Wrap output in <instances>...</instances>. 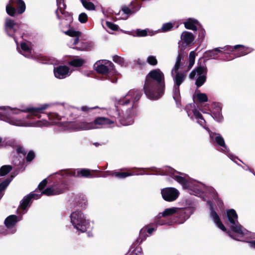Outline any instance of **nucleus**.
I'll return each mask as SVG.
<instances>
[{"instance_id": "obj_1", "label": "nucleus", "mask_w": 255, "mask_h": 255, "mask_svg": "<svg viewBox=\"0 0 255 255\" xmlns=\"http://www.w3.org/2000/svg\"><path fill=\"white\" fill-rule=\"evenodd\" d=\"M51 105L44 104L37 107H21L20 109L10 107H0V120L11 125L21 127H41L47 126L45 120L40 119L43 111L51 107Z\"/></svg>"}, {"instance_id": "obj_2", "label": "nucleus", "mask_w": 255, "mask_h": 255, "mask_svg": "<svg viewBox=\"0 0 255 255\" xmlns=\"http://www.w3.org/2000/svg\"><path fill=\"white\" fill-rule=\"evenodd\" d=\"M56 109L59 111V113L56 112L49 113L47 116L50 122L46 120L48 123L47 126H42V127H47L54 125H59L63 127L64 129H74L76 130H90L93 129L92 122H66L62 123L60 122L62 119H65L68 117L72 116L71 111L75 110L74 108L70 107L68 105L59 104L56 106ZM37 120H40L37 119Z\"/></svg>"}, {"instance_id": "obj_3", "label": "nucleus", "mask_w": 255, "mask_h": 255, "mask_svg": "<svg viewBox=\"0 0 255 255\" xmlns=\"http://www.w3.org/2000/svg\"><path fill=\"white\" fill-rule=\"evenodd\" d=\"M164 75L159 69L151 70L147 75L143 87L144 93L151 100L161 97L164 91Z\"/></svg>"}, {"instance_id": "obj_4", "label": "nucleus", "mask_w": 255, "mask_h": 255, "mask_svg": "<svg viewBox=\"0 0 255 255\" xmlns=\"http://www.w3.org/2000/svg\"><path fill=\"white\" fill-rule=\"evenodd\" d=\"M47 183L46 179L42 180L38 185V190H36L34 192L25 196L21 201L19 209L24 210L30 204V200L32 199H38L42 195L46 196H54L59 195L63 193L67 188V185L63 182H57L51 185L48 186L45 189L43 190Z\"/></svg>"}, {"instance_id": "obj_5", "label": "nucleus", "mask_w": 255, "mask_h": 255, "mask_svg": "<svg viewBox=\"0 0 255 255\" xmlns=\"http://www.w3.org/2000/svg\"><path fill=\"white\" fill-rule=\"evenodd\" d=\"M226 216L229 223L231 231L227 234L233 239L239 241H245L250 237V233L238 223V215L234 209L227 211Z\"/></svg>"}, {"instance_id": "obj_6", "label": "nucleus", "mask_w": 255, "mask_h": 255, "mask_svg": "<svg viewBox=\"0 0 255 255\" xmlns=\"http://www.w3.org/2000/svg\"><path fill=\"white\" fill-rule=\"evenodd\" d=\"M165 171L181 184L183 188L188 189L190 194L199 196L203 191L204 185L202 183L195 180H187L185 177L175 174L174 170L169 167L165 168Z\"/></svg>"}, {"instance_id": "obj_7", "label": "nucleus", "mask_w": 255, "mask_h": 255, "mask_svg": "<svg viewBox=\"0 0 255 255\" xmlns=\"http://www.w3.org/2000/svg\"><path fill=\"white\" fill-rule=\"evenodd\" d=\"M183 56L179 54L176 58V63L171 70V74L174 81V96L173 98L177 101L180 96V85L184 81L186 77V72H179L178 69L180 65V61Z\"/></svg>"}, {"instance_id": "obj_8", "label": "nucleus", "mask_w": 255, "mask_h": 255, "mask_svg": "<svg viewBox=\"0 0 255 255\" xmlns=\"http://www.w3.org/2000/svg\"><path fill=\"white\" fill-rule=\"evenodd\" d=\"M70 220L74 228L78 231L85 232L89 228L90 222L81 211L73 212L71 214Z\"/></svg>"}, {"instance_id": "obj_9", "label": "nucleus", "mask_w": 255, "mask_h": 255, "mask_svg": "<svg viewBox=\"0 0 255 255\" xmlns=\"http://www.w3.org/2000/svg\"><path fill=\"white\" fill-rule=\"evenodd\" d=\"M65 33L71 37L68 43L70 47L80 51H86L90 48L91 45L89 43L79 40L80 33L79 31L70 29Z\"/></svg>"}, {"instance_id": "obj_10", "label": "nucleus", "mask_w": 255, "mask_h": 255, "mask_svg": "<svg viewBox=\"0 0 255 255\" xmlns=\"http://www.w3.org/2000/svg\"><path fill=\"white\" fill-rule=\"evenodd\" d=\"M25 9V4L22 0H9L6 5V11L11 16L23 13Z\"/></svg>"}, {"instance_id": "obj_11", "label": "nucleus", "mask_w": 255, "mask_h": 255, "mask_svg": "<svg viewBox=\"0 0 255 255\" xmlns=\"http://www.w3.org/2000/svg\"><path fill=\"white\" fill-rule=\"evenodd\" d=\"M189 210L180 209L176 207H172L170 208H167L164 210L162 212L159 213L158 215L155 218V222L157 226L163 225L165 223L163 221H160L159 219L161 217H166L167 216H171L174 214H177L183 218H188V216H185Z\"/></svg>"}, {"instance_id": "obj_12", "label": "nucleus", "mask_w": 255, "mask_h": 255, "mask_svg": "<svg viewBox=\"0 0 255 255\" xmlns=\"http://www.w3.org/2000/svg\"><path fill=\"white\" fill-rule=\"evenodd\" d=\"M4 28L7 34L13 38L18 47L17 36L21 37V33L19 31V24L9 18H6L5 20Z\"/></svg>"}, {"instance_id": "obj_13", "label": "nucleus", "mask_w": 255, "mask_h": 255, "mask_svg": "<svg viewBox=\"0 0 255 255\" xmlns=\"http://www.w3.org/2000/svg\"><path fill=\"white\" fill-rule=\"evenodd\" d=\"M207 69L205 66H199L193 70L190 74L189 77L191 79L197 77L196 85L198 87L201 86L206 80V74Z\"/></svg>"}, {"instance_id": "obj_14", "label": "nucleus", "mask_w": 255, "mask_h": 255, "mask_svg": "<svg viewBox=\"0 0 255 255\" xmlns=\"http://www.w3.org/2000/svg\"><path fill=\"white\" fill-rule=\"evenodd\" d=\"M112 62L107 60H101L97 61L94 65V68L97 72L102 74H108L110 77L111 70L113 68Z\"/></svg>"}, {"instance_id": "obj_15", "label": "nucleus", "mask_w": 255, "mask_h": 255, "mask_svg": "<svg viewBox=\"0 0 255 255\" xmlns=\"http://www.w3.org/2000/svg\"><path fill=\"white\" fill-rule=\"evenodd\" d=\"M186 110L188 116L191 118L194 117L197 120V123L201 126L204 127L206 124V121L203 118L201 114L195 107L194 104H190L186 106Z\"/></svg>"}, {"instance_id": "obj_16", "label": "nucleus", "mask_w": 255, "mask_h": 255, "mask_svg": "<svg viewBox=\"0 0 255 255\" xmlns=\"http://www.w3.org/2000/svg\"><path fill=\"white\" fill-rule=\"evenodd\" d=\"M163 199L168 202H172L176 200L179 195V191L173 187H166L161 191Z\"/></svg>"}, {"instance_id": "obj_17", "label": "nucleus", "mask_w": 255, "mask_h": 255, "mask_svg": "<svg viewBox=\"0 0 255 255\" xmlns=\"http://www.w3.org/2000/svg\"><path fill=\"white\" fill-rule=\"evenodd\" d=\"M114 121L104 117H99L93 122V129L111 128L114 126Z\"/></svg>"}, {"instance_id": "obj_18", "label": "nucleus", "mask_w": 255, "mask_h": 255, "mask_svg": "<svg viewBox=\"0 0 255 255\" xmlns=\"http://www.w3.org/2000/svg\"><path fill=\"white\" fill-rule=\"evenodd\" d=\"M61 174L62 176H72L74 177H90V170L87 169H81L76 170H69L61 171Z\"/></svg>"}, {"instance_id": "obj_19", "label": "nucleus", "mask_w": 255, "mask_h": 255, "mask_svg": "<svg viewBox=\"0 0 255 255\" xmlns=\"http://www.w3.org/2000/svg\"><path fill=\"white\" fill-rule=\"evenodd\" d=\"M54 74L56 78L63 79L69 77L72 71L66 66H59L54 68Z\"/></svg>"}, {"instance_id": "obj_20", "label": "nucleus", "mask_w": 255, "mask_h": 255, "mask_svg": "<svg viewBox=\"0 0 255 255\" xmlns=\"http://www.w3.org/2000/svg\"><path fill=\"white\" fill-rule=\"evenodd\" d=\"M209 133L212 142H215L218 145L223 147L224 148L222 149L223 151L227 153L228 152V149L226 145L224 138L219 133L210 131H209Z\"/></svg>"}, {"instance_id": "obj_21", "label": "nucleus", "mask_w": 255, "mask_h": 255, "mask_svg": "<svg viewBox=\"0 0 255 255\" xmlns=\"http://www.w3.org/2000/svg\"><path fill=\"white\" fill-rule=\"evenodd\" d=\"M20 54L29 58H34V52L31 45L28 42H22L20 44V49H18Z\"/></svg>"}, {"instance_id": "obj_22", "label": "nucleus", "mask_w": 255, "mask_h": 255, "mask_svg": "<svg viewBox=\"0 0 255 255\" xmlns=\"http://www.w3.org/2000/svg\"><path fill=\"white\" fill-rule=\"evenodd\" d=\"M141 92L138 89H132L128 91V105H131L132 109L136 107V103L139 100Z\"/></svg>"}, {"instance_id": "obj_23", "label": "nucleus", "mask_w": 255, "mask_h": 255, "mask_svg": "<svg viewBox=\"0 0 255 255\" xmlns=\"http://www.w3.org/2000/svg\"><path fill=\"white\" fill-rule=\"evenodd\" d=\"M210 217L211 218L214 223L220 229H221L223 231L226 232L227 229L226 227L221 222L220 219L217 213L213 210L212 207L211 206L210 207Z\"/></svg>"}, {"instance_id": "obj_24", "label": "nucleus", "mask_w": 255, "mask_h": 255, "mask_svg": "<svg viewBox=\"0 0 255 255\" xmlns=\"http://www.w3.org/2000/svg\"><path fill=\"white\" fill-rule=\"evenodd\" d=\"M107 176H113L119 179H123L128 177V171L122 169L114 170L112 171H106L104 177Z\"/></svg>"}, {"instance_id": "obj_25", "label": "nucleus", "mask_w": 255, "mask_h": 255, "mask_svg": "<svg viewBox=\"0 0 255 255\" xmlns=\"http://www.w3.org/2000/svg\"><path fill=\"white\" fill-rule=\"evenodd\" d=\"M214 108L212 111V117L218 122H220L223 119L221 111L222 108L219 103L214 104Z\"/></svg>"}, {"instance_id": "obj_26", "label": "nucleus", "mask_w": 255, "mask_h": 255, "mask_svg": "<svg viewBox=\"0 0 255 255\" xmlns=\"http://www.w3.org/2000/svg\"><path fill=\"white\" fill-rule=\"evenodd\" d=\"M18 221L16 215H12L8 216L4 221V224L7 228H12Z\"/></svg>"}, {"instance_id": "obj_27", "label": "nucleus", "mask_w": 255, "mask_h": 255, "mask_svg": "<svg viewBox=\"0 0 255 255\" xmlns=\"http://www.w3.org/2000/svg\"><path fill=\"white\" fill-rule=\"evenodd\" d=\"M184 24L187 29L192 30H197L196 24H198V21L195 19L189 18L184 22Z\"/></svg>"}, {"instance_id": "obj_28", "label": "nucleus", "mask_w": 255, "mask_h": 255, "mask_svg": "<svg viewBox=\"0 0 255 255\" xmlns=\"http://www.w3.org/2000/svg\"><path fill=\"white\" fill-rule=\"evenodd\" d=\"M181 38L186 44H190L194 39L192 33L188 31L183 32L181 35Z\"/></svg>"}, {"instance_id": "obj_29", "label": "nucleus", "mask_w": 255, "mask_h": 255, "mask_svg": "<svg viewBox=\"0 0 255 255\" xmlns=\"http://www.w3.org/2000/svg\"><path fill=\"white\" fill-rule=\"evenodd\" d=\"M57 10L56 11V14L58 18H60L59 12L62 14H65V9L66 8V4L64 3V0H56Z\"/></svg>"}, {"instance_id": "obj_30", "label": "nucleus", "mask_w": 255, "mask_h": 255, "mask_svg": "<svg viewBox=\"0 0 255 255\" xmlns=\"http://www.w3.org/2000/svg\"><path fill=\"white\" fill-rule=\"evenodd\" d=\"M157 32L156 31H153L149 29H137L135 31L136 35L138 36H145L147 35L152 36Z\"/></svg>"}, {"instance_id": "obj_31", "label": "nucleus", "mask_w": 255, "mask_h": 255, "mask_svg": "<svg viewBox=\"0 0 255 255\" xmlns=\"http://www.w3.org/2000/svg\"><path fill=\"white\" fill-rule=\"evenodd\" d=\"M85 62V60L84 59L77 57L68 62V64L74 67H80Z\"/></svg>"}, {"instance_id": "obj_32", "label": "nucleus", "mask_w": 255, "mask_h": 255, "mask_svg": "<svg viewBox=\"0 0 255 255\" xmlns=\"http://www.w3.org/2000/svg\"><path fill=\"white\" fill-rule=\"evenodd\" d=\"M155 230V229L153 228H148L147 229H142L140 230V235H139V238L137 240V241H138L139 240L141 239L140 243L142 242L143 240H144L146 239V237L144 236V234H146V232H147L149 234H151L152 232Z\"/></svg>"}, {"instance_id": "obj_33", "label": "nucleus", "mask_w": 255, "mask_h": 255, "mask_svg": "<svg viewBox=\"0 0 255 255\" xmlns=\"http://www.w3.org/2000/svg\"><path fill=\"white\" fill-rule=\"evenodd\" d=\"M238 48L240 49H239V52L237 55L238 57L246 55L254 50L252 48L245 47L244 45L243 47H239Z\"/></svg>"}, {"instance_id": "obj_34", "label": "nucleus", "mask_w": 255, "mask_h": 255, "mask_svg": "<svg viewBox=\"0 0 255 255\" xmlns=\"http://www.w3.org/2000/svg\"><path fill=\"white\" fill-rule=\"evenodd\" d=\"M83 6L87 9L89 10H93L95 9V5L91 2L87 1L86 0H81Z\"/></svg>"}, {"instance_id": "obj_35", "label": "nucleus", "mask_w": 255, "mask_h": 255, "mask_svg": "<svg viewBox=\"0 0 255 255\" xmlns=\"http://www.w3.org/2000/svg\"><path fill=\"white\" fill-rule=\"evenodd\" d=\"M196 57V54L195 51H192L190 52L189 56V64L188 66V69H190L192 67L195 63V59Z\"/></svg>"}, {"instance_id": "obj_36", "label": "nucleus", "mask_w": 255, "mask_h": 255, "mask_svg": "<svg viewBox=\"0 0 255 255\" xmlns=\"http://www.w3.org/2000/svg\"><path fill=\"white\" fill-rule=\"evenodd\" d=\"M12 167L10 165H3L0 168V176H4L10 172Z\"/></svg>"}, {"instance_id": "obj_37", "label": "nucleus", "mask_w": 255, "mask_h": 255, "mask_svg": "<svg viewBox=\"0 0 255 255\" xmlns=\"http://www.w3.org/2000/svg\"><path fill=\"white\" fill-rule=\"evenodd\" d=\"M239 47H243V45H236L234 46L226 45L222 48V49L226 51L227 53H229L230 52H233L238 49Z\"/></svg>"}, {"instance_id": "obj_38", "label": "nucleus", "mask_w": 255, "mask_h": 255, "mask_svg": "<svg viewBox=\"0 0 255 255\" xmlns=\"http://www.w3.org/2000/svg\"><path fill=\"white\" fill-rule=\"evenodd\" d=\"M140 5L139 4H136L134 5V4L133 3H131V5L130 6V7H128V15L129 14H133L138 11L139 9L140 8Z\"/></svg>"}, {"instance_id": "obj_39", "label": "nucleus", "mask_w": 255, "mask_h": 255, "mask_svg": "<svg viewBox=\"0 0 255 255\" xmlns=\"http://www.w3.org/2000/svg\"><path fill=\"white\" fill-rule=\"evenodd\" d=\"M217 55V52L213 49L206 51L204 54V57L206 58H215L214 57Z\"/></svg>"}, {"instance_id": "obj_40", "label": "nucleus", "mask_w": 255, "mask_h": 255, "mask_svg": "<svg viewBox=\"0 0 255 255\" xmlns=\"http://www.w3.org/2000/svg\"><path fill=\"white\" fill-rule=\"evenodd\" d=\"M197 100L201 103L208 101V97L205 93H198L196 95Z\"/></svg>"}, {"instance_id": "obj_41", "label": "nucleus", "mask_w": 255, "mask_h": 255, "mask_svg": "<svg viewBox=\"0 0 255 255\" xmlns=\"http://www.w3.org/2000/svg\"><path fill=\"white\" fill-rule=\"evenodd\" d=\"M146 61L149 65L153 66H155L157 64V60L156 57L152 55L148 56L147 58Z\"/></svg>"}, {"instance_id": "obj_42", "label": "nucleus", "mask_w": 255, "mask_h": 255, "mask_svg": "<svg viewBox=\"0 0 255 255\" xmlns=\"http://www.w3.org/2000/svg\"><path fill=\"white\" fill-rule=\"evenodd\" d=\"M173 24L171 22L164 23L161 27L162 32H166L170 30L173 28Z\"/></svg>"}, {"instance_id": "obj_43", "label": "nucleus", "mask_w": 255, "mask_h": 255, "mask_svg": "<svg viewBox=\"0 0 255 255\" xmlns=\"http://www.w3.org/2000/svg\"><path fill=\"white\" fill-rule=\"evenodd\" d=\"M78 19L81 23H84L88 20V16L85 12H82L79 14Z\"/></svg>"}, {"instance_id": "obj_44", "label": "nucleus", "mask_w": 255, "mask_h": 255, "mask_svg": "<svg viewBox=\"0 0 255 255\" xmlns=\"http://www.w3.org/2000/svg\"><path fill=\"white\" fill-rule=\"evenodd\" d=\"M106 24V26L112 30H116L118 29V26L111 22L107 21Z\"/></svg>"}, {"instance_id": "obj_45", "label": "nucleus", "mask_w": 255, "mask_h": 255, "mask_svg": "<svg viewBox=\"0 0 255 255\" xmlns=\"http://www.w3.org/2000/svg\"><path fill=\"white\" fill-rule=\"evenodd\" d=\"M35 157V154L33 151H30L26 156V160L28 161H31Z\"/></svg>"}, {"instance_id": "obj_46", "label": "nucleus", "mask_w": 255, "mask_h": 255, "mask_svg": "<svg viewBox=\"0 0 255 255\" xmlns=\"http://www.w3.org/2000/svg\"><path fill=\"white\" fill-rule=\"evenodd\" d=\"M97 107H88L86 106H82L81 107L80 109L83 112H89V111H91L92 110H93L94 109H96Z\"/></svg>"}, {"instance_id": "obj_47", "label": "nucleus", "mask_w": 255, "mask_h": 255, "mask_svg": "<svg viewBox=\"0 0 255 255\" xmlns=\"http://www.w3.org/2000/svg\"><path fill=\"white\" fill-rule=\"evenodd\" d=\"M124 14V16L122 17L123 19H126L128 18V7L126 6L122 8V11Z\"/></svg>"}, {"instance_id": "obj_48", "label": "nucleus", "mask_w": 255, "mask_h": 255, "mask_svg": "<svg viewBox=\"0 0 255 255\" xmlns=\"http://www.w3.org/2000/svg\"><path fill=\"white\" fill-rule=\"evenodd\" d=\"M128 103V99L125 97L124 99L119 100V104L121 105H125Z\"/></svg>"}, {"instance_id": "obj_49", "label": "nucleus", "mask_w": 255, "mask_h": 255, "mask_svg": "<svg viewBox=\"0 0 255 255\" xmlns=\"http://www.w3.org/2000/svg\"><path fill=\"white\" fill-rule=\"evenodd\" d=\"M16 150V152L18 153H22L23 155L25 154V150L22 147H17Z\"/></svg>"}, {"instance_id": "obj_50", "label": "nucleus", "mask_w": 255, "mask_h": 255, "mask_svg": "<svg viewBox=\"0 0 255 255\" xmlns=\"http://www.w3.org/2000/svg\"><path fill=\"white\" fill-rule=\"evenodd\" d=\"M141 249L139 248H136L133 252L131 253V255H141Z\"/></svg>"}, {"instance_id": "obj_51", "label": "nucleus", "mask_w": 255, "mask_h": 255, "mask_svg": "<svg viewBox=\"0 0 255 255\" xmlns=\"http://www.w3.org/2000/svg\"><path fill=\"white\" fill-rule=\"evenodd\" d=\"M222 47H217V48H214V50H215V51H216V52H217V53L218 54V53H222V50H223L222 49Z\"/></svg>"}, {"instance_id": "obj_52", "label": "nucleus", "mask_w": 255, "mask_h": 255, "mask_svg": "<svg viewBox=\"0 0 255 255\" xmlns=\"http://www.w3.org/2000/svg\"><path fill=\"white\" fill-rule=\"evenodd\" d=\"M248 243L250 247L255 248V240L249 242Z\"/></svg>"}, {"instance_id": "obj_53", "label": "nucleus", "mask_w": 255, "mask_h": 255, "mask_svg": "<svg viewBox=\"0 0 255 255\" xmlns=\"http://www.w3.org/2000/svg\"><path fill=\"white\" fill-rule=\"evenodd\" d=\"M114 61L116 62H120L121 61V59L120 57L116 56L114 57Z\"/></svg>"}, {"instance_id": "obj_54", "label": "nucleus", "mask_w": 255, "mask_h": 255, "mask_svg": "<svg viewBox=\"0 0 255 255\" xmlns=\"http://www.w3.org/2000/svg\"><path fill=\"white\" fill-rule=\"evenodd\" d=\"M204 33H205V32L204 30H201L200 31V35H201V36L202 38H203L204 36Z\"/></svg>"}, {"instance_id": "obj_55", "label": "nucleus", "mask_w": 255, "mask_h": 255, "mask_svg": "<svg viewBox=\"0 0 255 255\" xmlns=\"http://www.w3.org/2000/svg\"><path fill=\"white\" fill-rule=\"evenodd\" d=\"M120 121L121 122V124L123 125V126H126L127 125V123L126 122H123L122 120H120Z\"/></svg>"}, {"instance_id": "obj_56", "label": "nucleus", "mask_w": 255, "mask_h": 255, "mask_svg": "<svg viewBox=\"0 0 255 255\" xmlns=\"http://www.w3.org/2000/svg\"><path fill=\"white\" fill-rule=\"evenodd\" d=\"M128 125H130V124H131L133 123V121L132 120H129V119H128Z\"/></svg>"}, {"instance_id": "obj_57", "label": "nucleus", "mask_w": 255, "mask_h": 255, "mask_svg": "<svg viewBox=\"0 0 255 255\" xmlns=\"http://www.w3.org/2000/svg\"><path fill=\"white\" fill-rule=\"evenodd\" d=\"M2 138L1 137H0V147H1V145H2Z\"/></svg>"}, {"instance_id": "obj_58", "label": "nucleus", "mask_w": 255, "mask_h": 255, "mask_svg": "<svg viewBox=\"0 0 255 255\" xmlns=\"http://www.w3.org/2000/svg\"><path fill=\"white\" fill-rule=\"evenodd\" d=\"M111 81H112V82H113V83H115V82L117 81V79H116L115 80H112V79H111Z\"/></svg>"}, {"instance_id": "obj_59", "label": "nucleus", "mask_w": 255, "mask_h": 255, "mask_svg": "<svg viewBox=\"0 0 255 255\" xmlns=\"http://www.w3.org/2000/svg\"><path fill=\"white\" fill-rule=\"evenodd\" d=\"M15 232V229L13 230L11 232L12 233H14Z\"/></svg>"}, {"instance_id": "obj_60", "label": "nucleus", "mask_w": 255, "mask_h": 255, "mask_svg": "<svg viewBox=\"0 0 255 255\" xmlns=\"http://www.w3.org/2000/svg\"><path fill=\"white\" fill-rule=\"evenodd\" d=\"M128 34H131L128 31Z\"/></svg>"}, {"instance_id": "obj_61", "label": "nucleus", "mask_w": 255, "mask_h": 255, "mask_svg": "<svg viewBox=\"0 0 255 255\" xmlns=\"http://www.w3.org/2000/svg\"><path fill=\"white\" fill-rule=\"evenodd\" d=\"M128 176L130 175V174L129 172H128Z\"/></svg>"}, {"instance_id": "obj_62", "label": "nucleus", "mask_w": 255, "mask_h": 255, "mask_svg": "<svg viewBox=\"0 0 255 255\" xmlns=\"http://www.w3.org/2000/svg\"><path fill=\"white\" fill-rule=\"evenodd\" d=\"M130 114H131V113ZM132 115H134V112H133V113H132Z\"/></svg>"}]
</instances>
